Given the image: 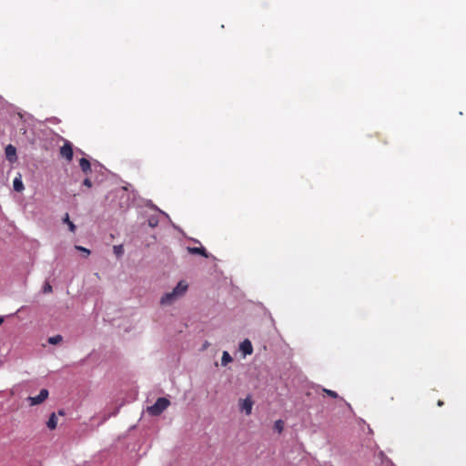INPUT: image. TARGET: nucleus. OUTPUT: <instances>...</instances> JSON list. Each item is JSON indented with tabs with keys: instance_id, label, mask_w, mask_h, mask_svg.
I'll list each match as a JSON object with an SVG mask.
<instances>
[{
	"instance_id": "obj_1",
	"label": "nucleus",
	"mask_w": 466,
	"mask_h": 466,
	"mask_svg": "<svg viewBox=\"0 0 466 466\" xmlns=\"http://www.w3.org/2000/svg\"><path fill=\"white\" fill-rule=\"evenodd\" d=\"M170 401L164 397L158 398L154 405L147 407V412L152 416L160 415L168 406Z\"/></svg>"
},
{
	"instance_id": "obj_2",
	"label": "nucleus",
	"mask_w": 466,
	"mask_h": 466,
	"mask_svg": "<svg viewBox=\"0 0 466 466\" xmlns=\"http://www.w3.org/2000/svg\"><path fill=\"white\" fill-rule=\"evenodd\" d=\"M253 405L254 401L250 395H248L245 399H240L238 400L239 410L241 412H245L246 415L251 414Z\"/></svg>"
},
{
	"instance_id": "obj_3",
	"label": "nucleus",
	"mask_w": 466,
	"mask_h": 466,
	"mask_svg": "<svg viewBox=\"0 0 466 466\" xmlns=\"http://www.w3.org/2000/svg\"><path fill=\"white\" fill-rule=\"evenodd\" d=\"M48 394L49 392L46 389H42L37 396L28 397L27 401L30 406L41 404L48 398Z\"/></svg>"
},
{
	"instance_id": "obj_4",
	"label": "nucleus",
	"mask_w": 466,
	"mask_h": 466,
	"mask_svg": "<svg viewBox=\"0 0 466 466\" xmlns=\"http://www.w3.org/2000/svg\"><path fill=\"white\" fill-rule=\"evenodd\" d=\"M61 157H65L67 161H71L73 158V148L70 142L66 141L60 148Z\"/></svg>"
},
{
	"instance_id": "obj_5",
	"label": "nucleus",
	"mask_w": 466,
	"mask_h": 466,
	"mask_svg": "<svg viewBox=\"0 0 466 466\" xmlns=\"http://www.w3.org/2000/svg\"><path fill=\"white\" fill-rule=\"evenodd\" d=\"M6 159L10 163H14L17 160L16 148L13 145H8L5 149Z\"/></svg>"
},
{
	"instance_id": "obj_6",
	"label": "nucleus",
	"mask_w": 466,
	"mask_h": 466,
	"mask_svg": "<svg viewBox=\"0 0 466 466\" xmlns=\"http://www.w3.org/2000/svg\"><path fill=\"white\" fill-rule=\"evenodd\" d=\"M188 285L186 281L180 280L177 285L173 289L172 292L178 296V298L182 297L186 291L187 290Z\"/></svg>"
},
{
	"instance_id": "obj_7",
	"label": "nucleus",
	"mask_w": 466,
	"mask_h": 466,
	"mask_svg": "<svg viewBox=\"0 0 466 466\" xmlns=\"http://www.w3.org/2000/svg\"><path fill=\"white\" fill-rule=\"evenodd\" d=\"M178 299V296L175 295L172 291L166 293L160 299L161 305H171L174 301Z\"/></svg>"
},
{
	"instance_id": "obj_8",
	"label": "nucleus",
	"mask_w": 466,
	"mask_h": 466,
	"mask_svg": "<svg viewBox=\"0 0 466 466\" xmlns=\"http://www.w3.org/2000/svg\"><path fill=\"white\" fill-rule=\"evenodd\" d=\"M239 350L243 352V354L250 355L253 351V347L251 342L248 339H245L240 343Z\"/></svg>"
},
{
	"instance_id": "obj_9",
	"label": "nucleus",
	"mask_w": 466,
	"mask_h": 466,
	"mask_svg": "<svg viewBox=\"0 0 466 466\" xmlns=\"http://www.w3.org/2000/svg\"><path fill=\"white\" fill-rule=\"evenodd\" d=\"M187 249L189 254H197V255H201L204 258H208V254L207 250L205 249V248H203V247H200V248L187 247Z\"/></svg>"
},
{
	"instance_id": "obj_10",
	"label": "nucleus",
	"mask_w": 466,
	"mask_h": 466,
	"mask_svg": "<svg viewBox=\"0 0 466 466\" xmlns=\"http://www.w3.org/2000/svg\"><path fill=\"white\" fill-rule=\"evenodd\" d=\"M79 166H80V168L81 170L85 173V174H89L91 173V164L89 162L88 159L85 158V157H82L80 160H79Z\"/></svg>"
},
{
	"instance_id": "obj_11",
	"label": "nucleus",
	"mask_w": 466,
	"mask_h": 466,
	"mask_svg": "<svg viewBox=\"0 0 466 466\" xmlns=\"http://www.w3.org/2000/svg\"><path fill=\"white\" fill-rule=\"evenodd\" d=\"M13 187L16 192H21L24 190L25 187L20 175L19 177H15L13 181Z\"/></svg>"
},
{
	"instance_id": "obj_12",
	"label": "nucleus",
	"mask_w": 466,
	"mask_h": 466,
	"mask_svg": "<svg viewBox=\"0 0 466 466\" xmlns=\"http://www.w3.org/2000/svg\"><path fill=\"white\" fill-rule=\"evenodd\" d=\"M46 426L50 430H55L57 426V418L56 413H52L46 422Z\"/></svg>"
},
{
	"instance_id": "obj_13",
	"label": "nucleus",
	"mask_w": 466,
	"mask_h": 466,
	"mask_svg": "<svg viewBox=\"0 0 466 466\" xmlns=\"http://www.w3.org/2000/svg\"><path fill=\"white\" fill-rule=\"evenodd\" d=\"M63 221L68 225V228L71 232L74 233L76 231V225L70 220L69 215L67 213L66 214Z\"/></svg>"
},
{
	"instance_id": "obj_14",
	"label": "nucleus",
	"mask_w": 466,
	"mask_h": 466,
	"mask_svg": "<svg viewBox=\"0 0 466 466\" xmlns=\"http://www.w3.org/2000/svg\"><path fill=\"white\" fill-rule=\"evenodd\" d=\"M232 361V357L229 355L228 351H224L221 358V363L223 366L228 365Z\"/></svg>"
},
{
	"instance_id": "obj_15",
	"label": "nucleus",
	"mask_w": 466,
	"mask_h": 466,
	"mask_svg": "<svg viewBox=\"0 0 466 466\" xmlns=\"http://www.w3.org/2000/svg\"><path fill=\"white\" fill-rule=\"evenodd\" d=\"M274 429L279 432L281 433L284 429V422L281 420H278L274 423Z\"/></svg>"
},
{
	"instance_id": "obj_16",
	"label": "nucleus",
	"mask_w": 466,
	"mask_h": 466,
	"mask_svg": "<svg viewBox=\"0 0 466 466\" xmlns=\"http://www.w3.org/2000/svg\"><path fill=\"white\" fill-rule=\"evenodd\" d=\"M62 339H63V338L61 335H56V336L50 337L48 339V342L50 344L56 345V344H58L59 342H61Z\"/></svg>"
},
{
	"instance_id": "obj_17",
	"label": "nucleus",
	"mask_w": 466,
	"mask_h": 466,
	"mask_svg": "<svg viewBox=\"0 0 466 466\" xmlns=\"http://www.w3.org/2000/svg\"><path fill=\"white\" fill-rule=\"evenodd\" d=\"M113 249H114V253L117 257H120L124 253V248H123L122 245H116V246H114Z\"/></svg>"
},
{
	"instance_id": "obj_18",
	"label": "nucleus",
	"mask_w": 466,
	"mask_h": 466,
	"mask_svg": "<svg viewBox=\"0 0 466 466\" xmlns=\"http://www.w3.org/2000/svg\"><path fill=\"white\" fill-rule=\"evenodd\" d=\"M323 391L329 397L333 398V399H337L339 396H338V393L334 390H327V389H323Z\"/></svg>"
},
{
	"instance_id": "obj_19",
	"label": "nucleus",
	"mask_w": 466,
	"mask_h": 466,
	"mask_svg": "<svg viewBox=\"0 0 466 466\" xmlns=\"http://www.w3.org/2000/svg\"><path fill=\"white\" fill-rule=\"evenodd\" d=\"M76 249L79 250V251H82V253H85L86 254V257H88L90 255V250L84 248V247H81V246H76L75 247Z\"/></svg>"
},
{
	"instance_id": "obj_20",
	"label": "nucleus",
	"mask_w": 466,
	"mask_h": 466,
	"mask_svg": "<svg viewBox=\"0 0 466 466\" xmlns=\"http://www.w3.org/2000/svg\"><path fill=\"white\" fill-rule=\"evenodd\" d=\"M43 292H44V293H50V292H52V286H51L48 282H46V283L44 285Z\"/></svg>"
},
{
	"instance_id": "obj_21",
	"label": "nucleus",
	"mask_w": 466,
	"mask_h": 466,
	"mask_svg": "<svg viewBox=\"0 0 466 466\" xmlns=\"http://www.w3.org/2000/svg\"><path fill=\"white\" fill-rule=\"evenodd\" d=\"M157 223H158V221L157 218H151L148 219V225L152 228L156 227L157 225Z\"/></svg>"
},
{
	"instance_id": "obj_22",
	"label": "nucleus",
	"mask_w": 466,
	"mask_h": 466,
	"mask_svg": "<svg viewBox=\"0 0 466 466\" xmlns=\"http://www.w3.org/2000/svg\"><path fill=\"white\" fill-rule=\"evenodd\" d=\"M83 185L87 187H92V181L88 177H86V178L84 179Z\"/></svg>"
},
{
	"instance_id": "obj_23",
	"label": "nucleus",
	"mask_w": 466,
	"mask_h": 466,
	"mask_svg": "<svg viewBox=\"0 0 466 466\" xmlns=\"http://www.w3.org/2000/svg\"><path fill=\"white\" fill-rule=\"evenodd\" d=\"M443 404H444V403H443V401H442V400H438V402H437V405H438L439 407H441Z\"/></svg>"
},
{
	"instance_id": "obj_24",
	"label": "nucleus",
	"mask_w": 466,
	"mask_h": 466,
	"mask_svg": "<svg viewBox=\"0 0 466 466\" xmlns=\"http://www.w3.org/2000/svg\"><path fill=\"white\" fill-rule=\"evenodd\" d=\"M58 414H59V415H64V414H65V412H64L63 410H59V411H58Z\"/></svg>"
},
{
	"instance_id": "obj_25",
	"label": "nucleus",
	"mask_w": 466,
	"mask_h": 466,
	"mask_svg": "<svg viewBox=\"0 0 466 466\" xmlns=\"http://www.w3.org/2000/svg\"><path fill=\"white\" fill-rule=\"evenodd\" d=\"M4 321V319L2 317H0V325L3 323Z\"/></svg>"
}]
</instances>
